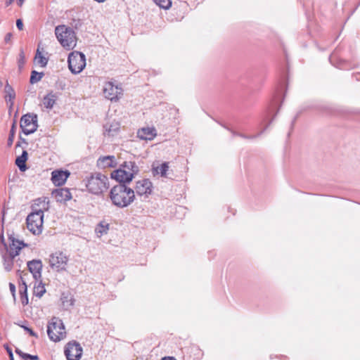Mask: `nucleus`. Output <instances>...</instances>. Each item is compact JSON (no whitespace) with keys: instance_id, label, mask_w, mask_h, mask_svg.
<instances>
[{"instance_id":"f257e3e1","label":"nucleus","mask_w":360,"mask_h":360,"mask_svg":"<svg viewBox=\"0 0 360 360\" xmlns=\"http://www.w3.org/2000/svg\"><path fill=\"white\" fill-rule=\"evenodd\" d=\"M49 208V202L46 198H38L34 200L32 206V212L27 217L26 223L27 229L34 235H39L42 232L44 223V212Z\"/></svg>"},{"instance_id":"f03ea898","label":"nucleus","mask_w":360,"mask_h":360,"mask_svg":"<svg viewBox=\"0 0 360 360\" xmlns=\"http://www.w3.org/2000/svg\"><path fill=\"white\" fill-rule=\"evenodd\" d=\"M110 198L115 206L120 208L126 207L134 201V191L125 184H120L111 188Z\"/></svg>"},{"instance_id":"7ed1b4c3","label":"nucleus","mask_w":360,"mask_h":360,"mask_svg":"<svg viewBox=\"0 0 360 360\" xmlns=\"http://www.w3.org/2000/svg\"><path fill=\"white\" fill-rule=\"evenodd\" d=\"M87 191L94 195H101L109 187L108 178L99 172L91 174L85 183Z\"/></svg>"},{"instance_id":"20e7f679","label":"nucleus","mask_w":360,"mask_h":360,"mask_svg":"<svg viewBox=\"0 0 360 360\" xmlns=\"http://www.w3.org/2000/svg\"><path fill=\"white\" fill-rule=\"evenodd\" d=\"M57 39L63 47L68 50L73 49L77 44V37L72 28L65 25H58L55 28Z\"/></svg>"},{"instance_id":"39448f33","label":"nucleus","mask_w":360,"mask_h":360,"mask_svg":"<svg viewBox=\"0 0 360 360\" xmlns=\"http://www.w3.org/2000/svg\"><path fill=\"white\" fill-rule=\"evenodd\" d=\"M47 334L53 342H59L64 339L66 337V331L62 320L53 317L47 326Z\"/></svg>"},{"instance_id":"423d86ee","label":"nucleus","mask_w":360,"mask_h":360,"mask_svg":"<svg viewBox=\"0 0 360 360\" xmlns=\"http://www.w3.org/2000/svg\"><path fill=\"white\" fill-rule=\"evenodd\" d=\"M68 68L73 74L81 72L86 65V58L84 53L78 51L72 52L68 56Z\"/></svg>"},{"instance_id":"0eeeda50","label":"nucleus","mask_w":360,"mask_h":360,"mask_svg":"<svg viewBox=\"0 0 360 360\" xmlns=\"http://www.w3.org/2000/svg\"><path fill=\"white\" fill-rule=\"evenodd\" d=\"M37 115L33 113L24 115L20 119V128L25 135L34 133L37 129Z\"/></svg>"},{"instance_id":"6e6552de","label":"nucleus","mask_w":360,"mask_h":360,"mask_svg":"<svg viewBox=\"0 0 360 360\" xmlns=\"http://www.w3.org/2000/svg\"><path fill=\"white\" fill-rule=\"evenodd\" d=\"M68 260V257L65 253L57 251L50 255L49 263L51 269L60 271L65 270Z\"/></svg>"},{"instance_id":"1a4fd4ad","label":"nucleus","mask_w":360,"mask_h":360,"mask_svg":"<svg viewBox=\"0 0 360 360\" xmlns=\"http://www.w3.org/2000/svg\"><path fill=\"white\" fill-rule=\"evenodd\" d=\"M103 93L107 99L117 101L122 96L123 90L122 87L115 85L112 82H107L103 86Z\"/></svg>"},{"instance_id":"9d476101","label":"nucleus","mask_w":360,"mask_h":360,"mask_svg":"<svg viewBox=\"0 0 360 360\" xmlns=\"http://www.w3.org/2000/svg\"><path fill=\"white\" fill-rule=\"evenodd\" d=\"M82 349L78 342H69L65 349V354L68 360H78L81 358Z\"/></svg>"},{"instance_id":"9b49d317","label":"nucleus","mask_w":360,"mask_h":360,"mask_svg":"<svg viewBox=\"0 0 360 360\" xmlns=\"http://www.w3.org/2000/svg\"><path fill=\"white\" fill-rule=\"evenodd\" d=\"M8 239L11 241V243L8 247L6 245V243H4V248L3 250L9 252L14 257L18 255L20 250L22 248L27 246V244H25L23 241L17 240L14 238V237H13L12 236H10L8 237Z\"/></svg>"},{"instance_id":"f8f14e48","label":"nucleus","mask_w":360,"mask_h":360,"mask_svg":"<svg viewBox=\"0 0 360 360\" xmlns=\"http://www.w3.org/2000/svg\"><path fill=\"white\" fill-rule=\"evenodd\" d=\"M28 271L32 275V278L34 279L36 283H38V281L41 277V269H42V263L39 259H33L30 261L27 264Z\"/></svg>"},{"instance_id":"ddd939ff","label":"nucleus","mask_w":360,"mask_h":360,"mask_svg":"<svg viewBox=\"0 0 360 360\" xmlns=\"http://www.w3.org/2000/svg\"><path fill=\"white\" fill-rule=\"evenodd\" d=\"M134 176H133V173L127 171L125 169L120 167V169L114 171L111 174V177L115 179L120 184H124L125 183L130 182Z\"/></svg>"},{"instance_id":"4468645a","label":"nucleus","mask_w":360,"mask_h":360,"mask_svg":"<svg viewBox=\"0 0 360 360\" xmlns=\"http://www.w3.org/2000/svg\"><path fill=\"white\" fill-rule=\"evenodd\" d=\"M152 187V182L149 179H145L136 182L135 191L139 195H148L151 193Z\"/></svg>"},{"instance_id":"2eb2a0df","label":"nucleus","mask_w":360,"mask_h":360,"mask_svg":"<svg viewBox=\"0 0 360 360\" xmlns=\"http://www.w3.org/2000/svg\"><path fill=\"white\" fill-rule=\"evenodd\" d=\"M70 174L68 170H54L51 173V181L55 186H60L65 183Z\"/></svg>"},{"instance_id":"dca6fc26","label":"nucleus","mask_w":360,"mask_h":360,"mask_svg":"<svg viewBox=\"0 0 360 360\" xmlns=\"http://www.w3.org/2000/svg\"><path fill=\"white\" fill-rule=\"evenodd\" d=\"M152 174L154 176L160 175L161 177L169 178L167 172L169 171V163L165 162L162 164L153 163L152 165Z\"/></svg>"},{"instance_id":"f3484780","label":"nucleus","mask_w":360,"mask_h":360,"mask_svg":"<svg viewBox=\"0 0 360 360\" xmlns=\"http://www.w3.org/2000/svg\"><path fill=\"white\" fill-rule=\"evenodd\" d=\"M97 165L102 169L115 167L117 165L115 157L114 155L101 157L97 161Z\"/></svg>"},{"instance_id":"a211bd4d","label":"nucleus","mask_w":360,"mask_h":360,"mask_svg":"<svg viewBox=\"0 0 360 360\" xmlns=\"http://www.w3.org/2000/svg\"><path fill=\"white\" fill-rule=\"evenodd\" d=\"M157 135L154 127H143L137 132V136L142 140H153Z\"/></svg>"},{"instance_id":"6ab92c4d","label":"nucleus","mask_w":360,"mask_h":360,"mask_svg":"<svg viewBox=\"0 0 360 360\" xmlns=\"http://www.w3.org/2000/svg\"><path fill=\"white\" fill-rule=\"evenodd\" d=\"M53 194L56 200L60 202H65L72 198L70 190L66 188L56 189Z\"/></svg>"},{"instance_id":"aec40b11","label":"nucleus","mask_w":360,"mask_h":360,"mask_svg":"<svg viewBox=\"0 0 360 360\" xmlns=\"http://www.w3.org/2000/svg\"><path fill=\"white\" fill-rule=\"evenodd\" d=\"M5 91V100L8 105L9 107V111H11L13 108V104H14V99L15 98V93L13 87L8 84V82H6V84L5 85L4 88Z\"/></svg>"},{"instance_id":"412c9836","label":"nucleus","mask_w":360,"mask_h":360,"mask_svg":"<svg viewBox=\"0 0 360 360\" xmlns=\"http://www.w3.org/2000/svg\"><path fill=\"white\" fill-rule=\"evenodd\" d=\"M4 269L9 272L13 269V261L15 257L4 250H1Z\"/></svg>"},{"instance_id":"4be33fe9","label":"nucleus","mask_w":360,"mask_h":360,"mask_svg":"<svg viewBox=\"0 0 360 360\" xmlns=\"http://www.w3.org/2000/svg\"><path fill=\"white\" fill-rule=\"evenodd\" d=\"M57 96L53 92L49 93L43 98L42 103L47 109H51L56 103Z\"/></svg>"},{"instance_id":"5701e85b","label":"nucleus","mask_w":360,"mask_h":360,"mask_svg":"<svg viewBox=\"0 0 360 360\" xmlns=\"http://www.w3.org/2000/svg\"><path fill=\"white\" fill-rule=\"evenodd\" d=\"M27 152L26 150H23L21 155L18 156L15 159V165L21 172H25L27 169L26 161L27 160Z\"/></svg>"},{"instance_id":"b1692460","label":"nucleus","mask_w":360,"mask_h":360,"mask_svg":"<svg viewBox=\"0 0 360 360\" xmlns=\"http://www.w3.org/2000/svg\"><path fill=\"white\" fill-rule=\"evenodd\" d=\"M62 304L64 309H68L75 304V299L70 294L63 293L61 296Z\"/></svg>"},{"instance_id":"393cba45","label":"nucleus","mask_w":360,"mask_h":360,"mask_svg":"<svg viewBox=\"0 0 360 360\" xmlns=\"http://www.w3.org/2000/svg\"><path fill=\"white\" fill-rule=\"evenodd\" d=\"M121 167L125 169L127 171L133 173V176H134L139 172L138 166L136 165L134 162L132 161L124 162L122 165H121Z\"/></svg>"},{"instance_id":"a878e982","label":"nucleus","mask_w":360,"mask_h":360,"mask_svg":"<svg viewBox=\"0 0 360 360\" xmlns=\"http://www.w3.org/2000/svg\"><path fill=\"white\" fill-rule=\"evenodd\" d=\"M18 271L19 272L20 279V281L22 283L20 285V286H25V285H26L27 287L30 278L31 277L32 278V275L31 274V273L29 271H20V270H18Z\"/></svg>"},{"instance_id":"bb28decb","label":"nucleus","mask_w":360,"mask_h":360,"mask_svg":"<svg viewBox=\"0 0 360 360\" xmlns=\"http://www.w3.org/2000/svg\"><path fill=\"white\" fill-rule=\"evenodd\" d=\"M109 230V224L105 221H101L96 226L95 231L98 236L106 234Z\"/></svg>"},{"instance_id":"cd10ccee","label":"nucleus","mask_w":360,"mask_h":360,"mask_svg":"<svg viewBox=\"0 0 360 360\" xmlns=\"http://www.w3.org/2000/svg\"><path fill=\"white\" fill-rule=\"evenodd\" d=\"M38 283L35 282V285H34L33 294L38 297H41L45 293L46 289L41 281H38Z\"/></svg>"},{"instance_id":"c85d7f7f","label":"nucleus","mask_w":360,"mask_h":360,"mask_svg":"<svg viewBox=\"0 0 360 360\" xmlns=\"http://www.w3.org/2000/svg\"><path fill=\"white\" fill-rule=\"evenodd\" d=\"M34 60L37 64H39L41 67H45L47 65L48 59L45 58L41 51L39 50V48L37 49Z\"/></svg>"},{"instance_id":"c756f323","label":"nucleus","mask_w":360,"mask_h":360,"mask_svg":"<svg viewBox=\"0 0 360 360\" xmlns=\"http://www.w3.org/2000/svg\"><path fill=\"white\" fill-rule=\"evenodd\" d=\"M27 286H19V292L20 295L21 303L23 306L28 304V297L27 293Z\"/></svg>"},{"instance_id":"7c9ffc66","label":"nucleus","mask_w":360,"mask_h":360,"mask_svg":"<svg viewBox=\"0 0 360 360\" xmlns=\"http://www.w3.org/2000/svg\"><path fill=\"white\" fill-rule=\"evenodd\" d=\"M43 76H44L43 72H38L35 70H33L31 72L30 82L31 84H35V83L39 82L41 79V78L43 77Z\"/></svg>"},{"instance_id":"2f4dec72","label":"nucleus","mask_w":360,"mask_h":360,"mask_svg":"<svg viewBox=\"0 0 360 360\" xmlns=\"http://www.w3.org/2000/svg\"><path fill=\"white\" fill-rule=\"evenodd\" d=\"M153 1L164 9H169L172 6L171 0H153Z\"/></svg>"},{"instance_id":"473e14b6","label":"nucleus","mask_w":360,"mask_h":360,"mask_svg":"<svg viewBox=\"0 0 360 360\" xmlns=\"http://www.w3.org/2000/svg\"><path fill=\"white\" fill-rule=\"evenodd\" d=\"M18 67L22 68L25 63V56L23 50H20L18 58Z\"/></svg>"},{"instance_id":"72a5a7b5","label":"nucleus","mask_w":360,"mask_h":360,"mask_svg":"<svg viewBox=\"0 0 360 360\" xmlns=\"http://www.w3.org/2000/svg\"><path fill=\"white\" fill-rule=\"evenodd\" d=\"M14 136H15V123H13V124L11 129L10 134H9V136L8 139V145L9 146H11L13 144Z\"/></svg>"},{"instance_id":"f704fd0d","label":"nucleus","mask_w":360,"mask_h":360,"mask_svg":"<svg viewBox=\"0 0 360 360\" xmlns=\"http://www.w3.org/2000/svg\"><path fill=\"white\" fill-rule=\"evenodd\" d=\"M20 327H22L25 331H27L31 336H33V337H35V338H37V335L36 333H34L32 329H31L30 328H28L27 326H22V325H20Z\"/></svg>"},{"instance_id":"c9c22d12","label":"nucleus","mask_w":360,"mask_h":360,"mask_svg":"<svg viewBox=\"0 0 360 360\" xmlns=\"http://www.w3.org/2000/svg\"><path fill=\"white\" fill-rule=\"evenodd\" d=\"M15 352L17 354H18L22 359H26V356L27 355V353H24L22 352L21 350H20L19 349H15Z\"/></svg>"},{"instance_id":"e433bc0d","label":"nucleus","mask_w":360,"mask_h":360,"mask_svg":"<svg viewBox=\"0 0 360 360\" xmlns=\"http://www.w3.org/2000/svg\"><path fill=\"white\" fill-rule=\"evenodd\" d=\"M16 26L18 27V29L19 30H23V22H22V20L21 19H18L16 20Z\"/></svg>"},{"instance_id":"4c0bfd02","label":"nucleus","mask_w":360,"mask_h":360,"mask_svg":"<svg viewBox=\"0 0 360 360\" xmlns=\"http://www.w3.org/2000/svg\"><path fill=\"white\" fill-rule=\"evenodd\" d=\"M12 37H13L12 33H11V32L7 33L4 37L5 42L9 43L11 41Z\"/></svg>"},{"instance_id":"58836bf2","label":"nucleus","mask_w":360,"mask_h":360,"mask_svg":"<svg viewBox=\"0 0 360 360\" xmlns=\"http://www.w3.org/2000/svg\"><path fill=\"white\" fill-rule=\"evenodd\" d=\"M9 288H10L11 292L12 293L13 296L15 297V285L13 284L12 283H9Z\"/></svg>"},{"instance_id":"ea45409f","label":"nucleus","mask_w":360,"mask_h":360,"mask_svg":"<svg viewBox=\"0 0 360 360\" xmlns=\"http://www.w3.org/2000/svg\"><path fill=\"white\" fill-rule=\"evenodd\" d=\"M26 359L38 360L39 356L37 355H31L27 354V355L26 356Z\"/></svg>"},{"instance_id":"a19ab883","label":"nucleus","mask_w":360,"mask_h":360,"mask_svg":"<svg viewBox=\"0 0 360 360\" xmlns=\"http://www.w3.org/2000/svg\"><path fill=\"white\" fill-rule=\"evenodd\" d=\"M6 350H7L8 354L9 355L10 360H14L12 350L8 347H6Z\"/></svg>"},{"instance_id":"79ce46f5","label":"nucleus","mask_w":360,"mask_h":360,"mask_svg":"<svg viewBox=\"0 0 360 360\" xmlns=\"http://www.w3.org/2000/svg\"><path fill=\"white\" fill-rule=\"evenodd\" d=\"M162 360H176V359L174 357L167 356V357L162 358Z\"/></svg>"},{"instance_id":"37998d69","label":"nucleus","mask_w":360,"mask_h":360,"mask_svg":"<svg viewBox=\"0 0 360 360\" xmlns=\"http://www.w3.org/2000/svg\"><path fill=\"white\" fill-rule=\"evenodd\" d=\"M13 1H14V0H6V5L8 6L11 5Z\"/></svg>"},{"instance_id":"c03bdc74","label":"nucleus","mask_w":360,"mask_h":360,"mask_svg":"<svg viewBox=\"0 0 360 360\" xmlns=\"http://www.w3.org/2000/svg\"><path fill=\"white\" fill-rule=\"evenodd\" d=\"M25 1V0H18V5L19 6H22Z\"/></svg>"},{"instance_id":"a18cd8bd","label":"nucleus","mask_w":360,"mask_h":360,"mask_svg":"<svg viewBox=\"0 0 360 360\" xmlns=\"http://www.w3.org/2000/svg\"><path fill=\"white\" fill-rule=\"evenodd\" d=\"M1 241L2 244L4 245V243H5V241H4V238L3 235H2V236H1Z\"/></svg>"},{"instance_id":"49530a36","label":"nucleus","mask_w":360,"mask_h":360,"mask_svg":"<svg viewBox=\"0 0 360 360\" xmlns=\"http://www.w3.org/2000/svg\"><path fill=\"white\" fill-rule=\"evenodd\" d=\"M4 216H5V210H3V218L4 217Z\"/></svg>"},{"instance_id":"de8ad7c7","label":"nucleus","mask_w":360,"mask_h":360,"mask_svg":"<svg viewBox=\"0 0 360 360\" xmlns=\"http://www.w3.org/2000/svg\"><path fill=\"white\" fill-rule=\"evenodd\" d=\"M1 85H2V84H1V82L0 81V86H1Z\"/></svg>"},{"instance_id":"09e8293b","label":"nucleus","mask_w":360,"mask_h":360,"mask_svg":"<svg viewBox=\"0 0 360 360\" xmlns=\"http://www.w3.org/2000/svg\"><path fill=\"white\" fill-rule=\"evenodd\" d=\"M1 85H2V84H1V82L0 81V86H1Z\"/></svg>"},{"instance_id":"8fccbe9b","label":"nucleus","mask_w":360,"mask_h":360,"mask_svg":"<svg viewBox=\"0 0 360 360\" xmlns=\"http://www.w3.org/2000/svg\"><path fill=\"white\" fill-rule=\"evenodd\" d=\"M22 360H30V359H22Z\"/></svg>"}]
</instances>
